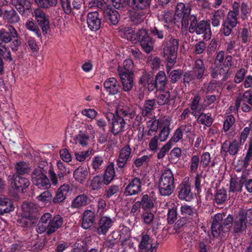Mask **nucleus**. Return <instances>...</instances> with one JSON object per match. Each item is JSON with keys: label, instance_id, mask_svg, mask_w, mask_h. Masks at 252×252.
Returning <instances> with one entry per match:
<instances>
[{"label": "nucleus", "instance_id": "55", "mask_svg": "<svg viewBox=\"0 0 252 252\" xmlns=\"http://www.w3.org/2000/svg\"><path fill=\"white\" fill-rule=\"evenodd\" d=\"M181 214L183 216L190 217H193L196 214L195 209L191 206L187 204L181 205L180 207Z\"/></svg>", "mask_w": 252, "mask_h": 252}, {"label": "nucleus", "instance_id": "37", "mask_svg": "<svg viewBox=\"0 0 252 252\" xmlns=\"http://www.w3.org/2000/svg\"><path fill=\"white\" fill-rule=\"evenodd\" d=\"M14 209L13 201L8 198L0 197V215H4Z\"/></svg>", "mask_w": 252, "mask_h": 252}, {"label": "nucleus", "instance_id": "18", "mask_svg": "<svg viewBox=\"0 0 252 252\" xmlns=\"http://www.w3.org/2000/svg\"><path fill=\"white\" fill-rule=\"evenodd\" d=\"M127 121L115 114V117L112 119L111 122V132L112 134L114 136H117L125 131L126 125H129L127 124Z\"/></svg>", "mask_w": 252, "mask_h": 252}, {"label": "nucleus", "instance_id": "39", "mask_svg": "<svg viewBox=\"0 0 252 252\" xmlns=\"http://www.w3.org/2000/svg\"><path fill=\"white\" fill-rule=\"evenodd\" d=\"M237 39L239 42V44H247L251 41V31L249 28L244 27L236 33Z\"/></svg>", "mask_w": 252, "mask_h": 252}, {"label": "nucleus", "instance_id": "12", "mask_svg": "<svg viewBox=\"0 0 252 252\" xmlns=\"http://www.w3.org/2000/svg\"><path fill=\"white\" fill-rule=\"evenodd\" d=\"M142 190L141 179L138 177H134L129 180L128 183L125 189L124 195L126 196L137 195L141 192Z\"/></svg>", "mask_w": 252, "mask_h": 252}, {"label": "nucleus", "instance_id": "4", "mask_svg": "<svg viewBox=\"0 0 252 252\" xmlns=\"http://www.w3.org/2000/svg\"><path fill=\"white\" fill-rule=\"evenodd\" d=\"M133 68L134 64L130 59H127L124 61L123 67H118V73L122 83L123 89L125 92L130 91L133 86Z\"/></svg>", "mask_w": 252, "mask_h": 252}, {"label": "nucleus", "instance_id": "38", "mask_svg": "<svg viewBox=\"0 0 252 252\" xmlns=\"http://www.w3.org/2000/svg\"><path fill=\"white\" fill-rule=\"evenodd\" d=\"M205 70V66L203 61L200 59H197L193 68V72L195 74L196 79L202 80Z\"/></svg>", "mask_w": 252, "mask_h": 252}, {"label": "nucleus", "instance_id": "1", "mask_svg": "<svg viewBox=\"0 0 252 252\" xmlns=\"http://www.w3.org/2000/svg\"><path fill=\"white\" fill-rule=\"evenodd\" d=\"M191 5L189 2H178L176 4L174 16L181 19V30L189 31L190 33L202 35L203 40L208 41L212 36L210 21L201 20L196 14H190Z\"/></svg>", "mask_w": 252, "mask_h": 252}, {"label": "nucleus", "instance_id": "41", "mask_svg": "<svg viewBox=\"0 0 252 252\" xmlns=\"http://www.w3.org/2000/svg\"><path fill=\"white\" fill-rule=\"evenodd\" d=\"M3 18L7 22L11 24L17 23L20 20L18 14L13 8L5 10L3 12Z\"/></svg>", "mask_w": 252, "mask_h": 252}, {"label": "nucleus", "instance_id": "23", "mask_svg": "<svg viewBox=\"0 0 252 252\" xmlns=\"http://www.w3.org/2000/svg\"><path fill=\"white\" fill-rule=\"evenodd\" d=\"M175 63H168L166 64V72L168 77L170 80V82L172 84H175L181 79L184 73L183 71L181 69H172Z\"/></svg>", "mask_w": 252, "mask_h": 252}, {"label": "nucleus", "instance_id": "34", "mask_svg": "<svg viewBox=\"0 0 252 252\" xmlns=\"http://www.w3.org/2000/svg\"><path fill=\"white\" fill-rule=\"evenodd\" d=\"M245 177H244V173H243L239 180L237 179L234 178H231L230 180V187H229V192H241L242 191V188L245 183Z\"/></svg>", "mask_w": 252, "mask_h": 252}, {"label": "nucleus", "instance_id": "21", "mask_svg": "<svg viewBox=\"0 0 252 252\" xmlns=\"http://www.w3.org/2000/svg\"><path fill=\"white\" fill-rule=\"evenodd\" d=\"M167 84V80L165 73L163 71H159L156 75L155 78L153 77V85H151V88L153 91L155 89L158 91L164 90Z\"/></svg>", "mask_w": 252, "mask_h": 252}, {"label": "nucleus", "instance_id": "42", "mask_svg": "<svg viewBox=\"0 0 252 252\" xmlns=\"http://www.w3.org/2000/svg\"><path fill=\"white\" fill-rule=\"evenodd\" d=\"M115 176L114 165L113 162H110L106 167L103 175V184L107 185L113 180Z\"/></svg>", "mask_w": 252, "mask_h": 252}, {"label": "nucleus", "instance_id": "11", "mask_svg": "<svg viewBox=\"0 0 252 252\" xmlns=\"http://www.w3.org/2000/svg\"><path fill=\"white\" fill-rule=\"evenodd\" d=\"M131 151L132 150L128 144L125 145L120 150L116 160V165L121 170L125 168L131 158L132 157Z\"/></svg>", "mask_w": 252, "mask_h": 252}, {"label": "nucleus", "instance_id": "53", "mask_svg": "<svg viewBox=\"0 0 252 252\" xmlns=\"http://www.w3.org/2000/svg\"><path fill=\"white\" fill-rule=\"evenodd\" d=\"M216 95L214 94L206 95L203 100V102L201 104V109L200 110L204 111L208 108H212L213 106H211L212 104L216 101Z\"/></svg>", "mask_w": 252, "mask_h": 252}, {"label": "nucleus", "instance_id": "47", "mask_svg": "<svg viewBox=\"0 0 252 252\" xmlns=\"http://www.w3.org/2000/svg\"><path fill=\"white\" fill-rule=\"evenodd\" d=\"M201 100V96L198 94H195L193 97L191 98V102L190 104V108L193 111L192 114L196 117V112L199 113L202 110L201 105H199L200 101Z\"/></svg>", "mask_w": 252, "mask_h": 252}, {"label": "nucleus", "instance_id": "62", "mask_svg": "<svg viewBox=\"0 0 252 252\" xmlns=\"http://www.w3.org/2000/svg\"><path fill=\"white\" fill-rule=\"evenodd\" d=\"M235 27V26L229 25V24L223 21L221 28L220 30L221 35L224 36H229L232 34L233 29Z\"/></svg>", "mask_w": 252, "mask_h": 252}, {"label": "nucleus", "instance_id": "3", "mask_svg": "<svg viewBox=\"0 0 252 252\" xmlns=\"http://www.w3.org/2000/svg\"><path fill=\"white\" fill-rule=\"evenodd\" d=\"M152 0H127V4L132 8L130 18L134 25L142 22L145 18L146 10L150 7Z\"/></svg>", "mask_w": 252, "mask_h": 252}, {"label": "nucleus", "instance_id": "13", "mask_svg": "<svg viewBox=\"0 0 252 252\" xmlns=\"http://www.w3.org/2000/svg\"><path fill=\"white\" fill-rule=\"evenodd\" d=\"M170 29L169 25H157L151 27L149 30L151 37L154 39V42L156 40L162 41L167 36L168 32L167 30Z\"/></svg>", "mask_w": 252, "mask_h": 252}, {"label": "nucleus", "instance_id": "43", "mask_svg": "<svg viewBox=\"0 0 252 252\" xmlns=\"http://www.w3.org/2000/svg\"><path fill=\"white\" fill-rule=\"evenodd\" d=\"M156 106V102L155 99L146 100L142 109V115L143 117L151 115L152 111L155 110Z\"/></svg>", "mask_w": 252, "mask_h": 252}, {"label": "nucleus", "instance_id": "33", "mask_svg": "<svg viewBox=\"0 0 252 252\" xmlns=\"http://www.w3.org/2000/svg\"><path fill=\"white\" fill-rule=\"evenodd\" d=\"M157 103L158 105H170L171 102L173 101L174 102V100L171 98L170 92L169 91H160L158 95H157Z\"/></svg>", "mask_w": 252, "mask_h": 252}, {"label": "nucleus", "instance_id": "59", "mask_svg": "<svg viewBox=\"0 0 252 252\" xmlns=\"http://www.w3.org/2000/svg\"><path fill=\"white\" fill-rule=\"evenodd\" d=\"M240 18L242 21L247 20L251 13V9L248 4L245 2L240 4Z\"/></svg>", "mask_w": 252, "mask_h": 252}, {"label": "nucleus", "instance_id": "17", "mask_svg": "<svg viewBox=\"0 0 252 252\" xmlns=\"http://www.w3.org/2000/svg\"><path fill=\"white\" fill-rule=\"evenodd\" d=\"M103 16L105 22L110 26L116 25L120 19L118 11L109 6L104 9Z\"/></svg>", "mask_w": 252, "mask_h": 252}, {"label": "nucleus", "instance_id": "16", "mask_svg": "<svg viewBox=\"0 0 252 252\" xmlns=\"http://www.w3.org/2000/svg\"><path fill=\"white\" fill-rule=\"evenodd\" d=\"M21 216L29 217L30 219L37 220L39 218V209L33 203L24 202L22 205Z\"/></svg>", "mask_w": 252, "mask_h": 252}, {"label": "nucleus", "instance_id": "51", "mask_svg": "<svg viewBox=\"0 0 252 252\" xmlns=\"http://www.w3.org/2000/svg\"><path fill=\"white\" fill-rule=\"evenodd\" d=\"M45 191L38 195L36 198L38 201L42 202L44 204H50L52 199V194L48 189H44Z\"/></svg>", "mask_w": 252, "mask_h": 252}, {"label": "nucleus", "instance_id": "64", "mask_svg": "<svg viewBox=\"0 0 252 252\" xmlns=\"http://www.w3.org/2000/svg\"><path fill=\"white\" fill-rule=\"evenodd\" d=\"M78 143L82 146H86L88 144L90 136L87 131H80L76 137Z\"/></svg>", "mask_w": 252, "mask_h": 252}, {"label": "nucleus", "instance_id": "15", "mask_svg": "<svg viewBox=\"0 0 252 252\" xmlns=\"http://www.w3.org/2000/svg\"><path fill=\"white\" fill-rule=\"evenodd\" d=\"M87 23L89 29L96 32L98 31L101 26V18L99 13L97 11L89 12L87 16Z\"/></svg>", "mask_w": 252, "mask_h": 252}, {"label": "nucleus", "instance_id": "14", "mask_svg": "<svg viewBox=\"0 0 252 252\" xmlns=\"http://www.w3.org/2000/svg\"><path fill=\"white\" fill-rule=\"evenodd\" d=\"M176 191L179 199L186 201H190L193 199V194L191 191L190 184L188 182L184 181L178 185Z\"/></svg>", "mask_w": 252, "mask_h": 252}, {"label": "nucleus", "instance_id": "50", "mask_svg": "<svg viewBox=\"0 0 252 252\" xmlns=\"http://www.w3.org/2000/svg\"><path fill=\"white\" fill-rule=\"evenodd\" d=\"M234 222V217L229 214L226 218L222 219V232L225 233L228 232L233 227Z\"/></svg>", "mask_w": 252, "mask_h": 252}, {"label": "nucleus", "instance_id": "22", "mask_svg": "<svg viewBox=\"0 0 252 252\" xmlns=\"http://www.w3.org/2000/svg\"><path fill=\"white\" fill-rule=\"evenodd\" d=\"M9 1L22 16L27 15L31 9L30 0H9Z\"/></svg>", "mask_w": 252, "mask_h": 252}, {"label": "nucleus", "instance_id": "7", "mask_svg": "<svg viewBox=\"0 0 252 252\" xmlns=\"http://www.w3.org/2000/svg\"><path fill=\"white\" fill-rule=\"evenodd\" d=\"M7 181L14 191L18 193L26 192L30 185V181L27 178L16 175L14 173L8 176Z\"/></svg>", "mask_w": 252, "mask_h": 252}, {"label": "nucleus", "instance_id": "27", "mask_svg": "<svg viewBox=\"0 0 252 252\" xmlns=\"http://www.w3.org/2000/svg\"><path fill=\"white\" fill-rule=\"evenodd\" d=\"M222 214L215 215L211 226L212 234L214 237L218 238L222 232Z\"/></svg>", "mask_w": 252, "mask_h": 252}, {"label": "nucleus", "instance_id": "44", "mask_svg": "<svg viewBox=\"0 0 252 252\" xmlns=\"http://www.w3.org/2000/svg\"><path fill=\"white\" fill-rule=\"evenodd\" d=\"M197 122L207 127H210L213 122L214 120L212 118L211 114H206L202 112L198 116L196 115Z\"/></svg>", "mask_w": 252, "mask_h": 252}, {"label": "nucleus", "instance_id": "48", "mask_svg": "<svg viewBox=\"0 0 252 252\" xmlns=\"http://www.w3.org/2000/svg\"><path fill=\"white\" fill-rule=\"evenodd\" d=\"M57 166L58 169L57 173L59 180L63 182L64 177L70 173V170L69 168H66V164L61 160L58 161Z\"/></svg>", "mask_w": 252, "mask_h": 252}, {"label": "nucleus", "instance_id": "58", "mask_svg": "<svg viewBox=\"0 0 252 252\" xmlns=\"http://www.w3.org/2000/svg\"><path fill=\"white\" fill-rule=\"evenodd\" d=\"M123 37L133 43L135 40L136 32L131 27H125L122 29Z\"/></svg>", "mask_w": 252, "mask_h": 252}, {"label": "nucleus", "instance_id": "46", "mask_svg": "<svg viewBox=\"0 0 252 252\" xmlns=\"http://www.w3.org/2000/svg\"><path fill=\"white\" fill-rule=\"evenodd\" d=\"M164 120H160L156 119H153L149 120L147 123V126L149 128V129L147 132L148 135H151V131L157 132L158 127H160L163 126V124L165 122Z\"/></svg>", "mask_w": 252, "mask_h": 252}, {"label": "nucleus", "instance_id": "20", "mask_svg": "<svg viewBox=\"0 0 252 252\" xmlns=\"http://www.w3.org/2000/svg\"><path fill=\"white\" fill-rule=\"evenodd\" d=\"M18 36V32L12 26L0 30V42L3 43H8Z\"/></svg>", "mask_w": 252, "mask_h": 252}, {"label": "nucleus", "instance_id": "24", "mask_svg": "<svg viewBox=\"0 0 252 252\" xmlns=\"http://www.w3.org/2000/svg\"><path fill=\"white\" fill-rule=\"evenodd\" d=\"M240 144L236 140H234L232 142L229 141H225L223 143L221 148V153L224 156L228 153L230 155L235 156L239 151L240 149Z\"/></svg>", "mask_w": 252, "mask_h": 252}, {"label": "nucleus", "instance_id": "61", "mask_svg": "<svg viewBox=\"0 0 252 252\" xmlns=\"http://www.w3.org/2000/svg\"><path fill=\"white\" fill-rule=\"evenodd\" d=\"M227 199L226 191L224 189H220L217 190L215 200L217 204H222Z\"/></svg>", "mask_w": 252, "mask_h": 252}, {"label": "nucleus", "instance_id": "60", "mask_svg": "<svg viewBox=\"0 0 252 252\" xmlns=\"http://www.w3.org/2000/svg\"><path fill=\"white\" fill-rule=\"evenodd\" d=\"M177 208L172 207L169 208L167 215V221L169 224H173L177 219Z\"/></svg>", "mask_w": 252, "mask_h": 252}, {"label": "nucleus", "instance_id": "36", "mask_svg": "<svg viewBox=\"0 0 252 252\" xmlns=\"http://www.w3.org/2000/svg\"><path fill=\"white\" fill-rule=\"evenodd\" d=\"M242 104L241 109L244 112L252 111V92L247 91L242 96Z\"/></svg>", "mask_w": 252, "mask_h": 252}, {"label": "nucleus", "instance_id": "6", "mask_svg": "<svg viewBox=\"0 0 252 252\" xmlns=\"http://www.w3.org/2000/svg\"><path fill=\"white\" fill-rule=\"evenodd\" d=\"M135 40L133 43L138 42L143 51L146 53H149L154 49V39L151 37L146 29H141L136 32L135 35Z\"/></svg>", "mask_w": 252, "mask_h": 252}, {"label": "nucleus", "instance_id": "31", "mask_svg": "<svg viewBox=\"0 0 252 252\" xmlns=\"http://www.w3.org/2000/svg\"><path fill=\"white\" fill-rule=\"evenodd\" d=\"M153 74L150 72H146L144 70H142L141 75L139 79V84L143 88H147L149 92H152L151 85H153Z\"/></svg>", "mask_w": 252, "mask_h": 252}, {"label": "nucleus", "instance_id": "40", "mask_svg": "<svg viewBox=\"0 0 252 252\" xmlns=\"http://www.w3.org/2000/svg\"><path fill=\"white\" fill-rule=\"evenodd\" d=\"M14 168L15 170L14 174L20 176L28 174L31 171L30 164L24 161L17 162L14 165Z\"/></svg>", "mask_w": 252, "mask_h": 252}, {"label": "nucleus", "instance_id": "10", "mask_svg": "<svg viewBox=\"0 0 252 252\" xmlns=\"http://www.w3.org/2000/svg\"><path fill=\"white\" fill-rule=\"evenodd\" d=\"M136 107L132 105H120L116 110L115 114L125 120L130 121L136 116Z\"/></svg>", "mask_w": 252, "mask_h": 252}, {"label": "nucleus", "instance_id": "45", "mask_svg": "<svg viewBox=\"0 0 252 252\" xmlns=\"http://www.w3.org/2000/svg\"><path fill=\"white\" fill-rule=\"evenodd\" d=\"M164 121H165L163 123L164 125L160 131L158 135V138L161 142L165 141L167 139L171 131V128H170V121L166 119H164Z\"/></svg>", "mask_w": 252, "mask_h": 252}, {"label": "nucleus", "instance_id": "32", "mask_svg": "<svg viewBox=\"0 0 252 252\" xmlns=\"http://www.w3.org/2000/svg\"><path fill=\"white\" fill-rule=\"evenodd\" d=\"M73 176L75 181L84 184L89 179L88 169L86 167L80 166L73 172Z\"/></svg>", "mask_w": 252, "mask_h": 252}, {"label": "nucleus", "instance_id": "28", "mask_svg": "<svg viewBox=\"0 0 252 252\" xmlns=\"http://www.w3.org/2000/svg\"><path fill=\"white\" fill-rule=\"evenodd\" d=\"M96 213L91 210H86L83 215L81 226L83 229H88L95 223Z\"/></svg>", "mask_w": 252, "mask_h": 252}, {"label": "nucleus", "instance_id": "56", "mask_svg": "<svg viewBox=\"0 0 252 252\" xmlns=\"http://www.w3.org/2000/svg\"><path fill=\"white\" fill-rule=\"evenodd\" d=\"M140 202L141 203L142 209L144 210L152 209L154 207L153 199L147 194L142 196Z\"/></svg>", "mask_w": 252, "mask_h": 252}, {"label": "nucleus", "instance_id": "54", "mask_svg": "<svg viewBox=\"0 0 252 252\" xmlns=\"http://www.w3.org/2000/svg\"><path fill=\"white\" fill-rule=\"evenodd\" d=\"M0 55L8 62L13 61L9 47L1 42H0Z\"/></svg>", "mask_w": 252, "mask_h": 252}, {"label": "nucleus", "instance_id": "57", "mask_svg": "<svg viewBox=\"0 0 252 252\" xmlns=\"http://www.w3.org/2000/svg\"><path fill=\"white\" fill-rule=\"evenodd\" d=\"M235 122V118L232 115H228L225 119L223 124V130L224 132L226 133L229 130L233 129Z\"/></svg>", "mask_w": 252, "mask_h": 252}, {"label": "nucleus", "instance_id": "8", "mask_svg": "<svg viewBox=\"0 0 252 252\" xmlns=\"http://www.w3.org/2000/svg\"><path fill=\"white\" fill-rule=\"evenodd\" d=\"M31 178L33 185L38 189H47L51 188V183L46 173L37 170H33Z\"/></svg>", "mask_w": 252, "mask_h": 252}, {"label": "nucleus", "instance_id": "2", "mask_svg": "<svg viewBox=\"0 0 252 252\" xmlns=\"http://www.w3.org/2000/svg\"><path fill=\"white\" fill-rule=\"evenodd\" d=\"M63 222V220L61 216H53L50 213H45L41 216L35 229L39 234L45 232L47 236H50L61 228Z\"/></svg>", "mask_w": 252, "mask_h": 252}, {"label": "nucleus", "instance_id": "9", "mask_svg": "<svg viewBox=\"0 0 252 252\" xmlns=\"http://www.w3.org/2000/svg\"><path fill=\"white\" fill-rule=\"evenodd\" d=\"M33 16L35 17L38 26L41 28L43 33L44 35L46 34L50 29L49 15L46 14L41 9L36 8L34 11Z\"/></svg>", "mask_w": 252, "mask_h": 252}, {"label": "nucleus", "instance_id": "5", "mask_svg": "<svg viewBox=\"0 0 252 252\" xmlns=\"http://www.w3.org/2000/svg\"><path fill=\"white\" fill-rule=\"evenodd\" d=\"M179 39L170 34L162 43L163 57L166 63H176L179 48Z\"/></svg>", "mask_w": 252, "mask_h": 252}, {"label": "nucleus", "instance_id": "30", "mask_svg": "<svg viewBox=\"0 0 252 252\" xmlns=\"http://www.w3.org/2000/svg\"><path fill=\"white\" fill-rule=\"evenodd\" d=\"M150 237L148 234H142L138 248L141 252H157L156 247H153L150 242Z\"/></svg>", "mask_w": 252, "mask_h": 252}, {"label": "nucleus", "instance_id": "63", "mask_svg": "<svg viewBox=\"0 0 252 252\" xmlns=\"http://www.w3.org/2000/svg\"><path fill=\"white\" fill-rule=\"evenodd\" d=\"M27 29L33 32L38 37H41V32L38 27L33 21L28 20L26 24Z\"/></svg>", "mask_w": 252, "mask_h": 252}, {"label": "nucleus", "instance_id": "19", "mask_svg": "<svg viewBox=\"0 0 252 252\" xmlns=\"http://www.w3.org/2000/svg\"><path fill=\"white\" fill-rule=\"evenodd\" d=\"M113 224V221L111 218L107 216H102L99 219L97 225L95 226L96 232L99 235H105Z\"/></svg>", "mask_w": 252, "mask_h": 252}, {"label": "nucleus", "instance_id": "26", "mask_svg": "<svg viewBox=\"0 0 252 252\" xmlns=\"http://www.w3.org/2000/svg\"><path fill=\"white\" fill-rule=\"evenodd\" d=\"M70 189L69 185L64 184L62 185L57 190L55 196L53 198V203L55 204L63 203L66 198Z\"/></svg>", "mask_w": 252, "mask_h": 252}, {"label": "nucleus", "instance_id": "52", "mask_svg": "<svg viewBox=\"0 0 252 252\" xmlns=\"http://www.w3.org/2000/svg\"><path fill=\"white\" fill-rule=\"evenodd\" d=\"M37 6L43 9H49L51 7L56 6L58 0H34Z\"/></svg>", "mask_w": 252, "mask_h": 252}, {"label": "nucleus", "instance_id": "35", "mask_svg": "<svg viewBox=\"0 0 252 252\" xmlns=\"http://www.w3.org/2000/svg\"><path fill=\"white\" fill-rule=\"evenodd\" d=\"M91 198L86 194H80L76 196L72 201L71 204L72 208L79 209L90 203Z\"/></svg>", "mask_w": 252, "mask_h": 252}, {"label": "nucleus", "instance_id": "25", "mask_svg": "<svg viewBox=\"0 0 252 252\" xmlns=\"http://www.w3.org/2000/svg\"><path fill=\"white\" fill-rule=\"evenodd\" d=\"M103 86L109 94L115 95L120 92V83L114 77L107 79L104 82Z\"/></svg>", "mask_w": 252, "mask_h": 252}, {"label": "nucleus", "instance_id": "49", "mask_svg": "<svg viewBox=\"0 0 252 252\" xmlns=\"http://www.w3.org/2000/svg\"><path fill=\"white\" fill-rule=\"evenodd\" d=\"M224 16L222 10H217L214 11L211 17V24L214 27H218L220 26V22Z\"/></svg>", "mask_w": 252, "mask_h": 252}, {"label": "nucleus", "instance_id": "29", "mask_svg": "<svg viewBox=\"0 0 252 252\" xmlns=\"http://www.w3.org/2000/svg\"><path fill=\"white\" fill-rule=\"evenodd\" d=\"M158 185L175 187L173 174L169 168L165 169L161 174L159 179Z\"/></svg>", "mask_w": 252, "mask_h": 252}]
</instances>
